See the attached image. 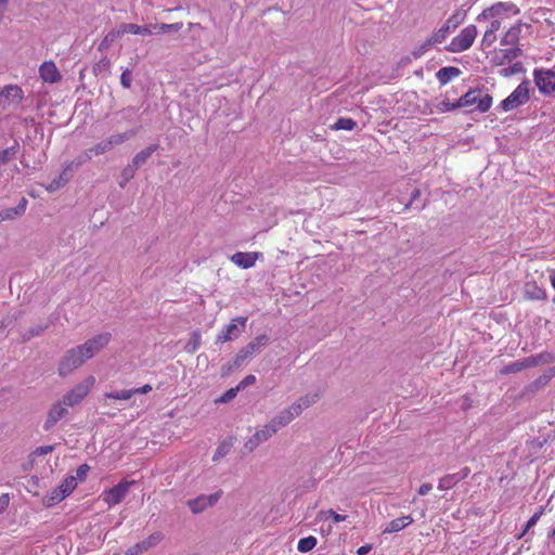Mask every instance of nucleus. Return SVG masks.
I'll return each mask as SVG.
<instances>
[{"mask_svg":"<svg viewBox=\"0 0 555 555\" xmlns=\"http://www.w3.org/2000/svg\"><path fill=\"white\" fill-rule=\"evenodd\" d=\"M109 340L111 334L103 333L88 339L82 345L68 349L59 362V375L64 377L73 373L106 347Z\"/></svg>","mask_w":555,"mask_h":555,"instance_id":"obj_1","label":"nucleus"},{"mask_svg":"<svg viewBox=\"0 0 555 555\" xmlns=\"http://www.w3.org/2000/svg\"><path fill=\"white\" fill-rule=\"evenodd\" d=\"M357 126V122L351 118H339L335 125L333 126V129L336 130H352Z\"/></svg>","mask_w":555,"mask_h":555,"instance_id":"obj_43","label":"nucleus"},{"mask_svg":"<svg viewBox=\"0 0 555 555\" xmlns=\"http://www.w3.org/2000/svg\"><path fill=\"white\" fill-rule=\"evenodd\" d=\"M76 487L77 478L75 476L66 477L63 480V482L59 486L60 492H63L66 496L69 495Z\"/></svg>","mask_w":555,"mask_h":555,"instance_id":"obj_39","label":"nucleus"},{"mask_svg":"<svg viewBox=\"0 0 555 555\" xmlns=\"http://www.w3.org/2000/svg\"><path fill=\"white\" fill-rule=\"evenodd\" d=\"M257 258V253L237 251L231 257V261L240 268L249 269L255 266Z\"/></svg>","mask_w":555,"mask_h":555,"instance_id":"obj_19","label":"nucleus"},{"mask_svg":"<svg viewBox=\"0 0 555 555\" xmlns=\"http://www.w3.org/2000/svg\"><path fill=\"white\" fill-rule=\"evenodd\" d=\"M236 369H238V366H233V360L229 361L221 366V375L228 376Z\"/></svg>","mask_w":555,"mask_h":555,"instance_id":"obj_58","label":"nucleus"},{"mask_svg":"<svg viewBox=\"0 0 555 555\" xmlns=\"http://www.w3.org/2000/svg\"><path fill=\"white\" fill-rule=\"evenodd\" d=\"M131 83H132L131 70L126 68L125 70H122V73L120 75V85L125 89H129L131 87Z\"/></svg>","mask_w":555,"mask_h":555,"instance_id":"obj_51","label":"nucleus"},{"mask_svg":"<svg viewBox=\"0 0 555 555\" xmlns=\"http://www.w3.org/2000/svg\"><path fill=\"white\" fill-rule=\"evenodd\" d=\"M478 89L469 90L457 100V105L461 107H468L477 104Z\"/></svg>","mask_w":555,"mask_h":555,"instance_id":"obj_33","label":"nucleus"},{"mask_svg":"<svg viewBox=\"0 0 555 555\" xmlns=\"http://www.w3.org/2000/svg\"><path fill=\"white\" fill-rule=\"evenodd\" d=\"M519 8L513 2H496L489 8H486L477 16L478 22H482L489 18H502L509 17L519 14Z\"/></svg>","mask_w":555,"mask_h":555,"instance_id":"obj_4","label":"nucleus"},{"mask_svg":"<svg viewBox=\"0 0 555 555\" xmlns=\"http://www.w3.org/2000/svg\"><path fill=\"white\" fill-rule=\"evenodd\" d=\"M95 384L94 376H88L85 380L74 386L63 397L62 402L68 406H75L79 404L90 392L91 388Z\"/></svg>","mask_w":555,"mask_h":555,"instance_id":"obj_3","label":"nucleus"},{"mask_svg":"<svg viewBox=\"0 0 555 555\" xmlns=\"http://www.w3.org/2000/svg\"><path fill=\"white\" fill-rule=\"evenodd\" d=\"M121 31L125 34L151 36L154 34L153 24L140 26L137 24L128 23L121 24Z\"/></svg>","mask_w":555,"mask_h":555,"instance_id":"obj_25","label":"nucleus"},{"mask_svg":"<svg viewBox=\"0 0 555 555\" xmlns=\"http://www.w3.org/2000/svg\"><path fill=\"white\" fill-rule=\"evenodd\" d=\"M274 435L271 428L266 424L262 428L257 430L245 443L243 450L245 453H251L256 448L268 441Z\"/></svg>","mask_w":555,"mask_h":555,"instance_id":"obj_13","label":"nucleus"},{"mask_svg":"<svg viewBox=\"0 0 555 555\" xmlns=\"http://www.w3.org/2000/svg\"><path fill=\"white\" fill-rule=\"evenodd\" d=\"M543 513H544V507H540V509L538 512H535L531 516V518L527 521V528H532L533 526H535V524L538 522L540 517L543 515Z\"/></svg>","mask_w":555,"mask_h":555,"instance_id":"obj_56","label":"nucleus"},{"mask_svg":"<svg viewBox=\"0 0 555 555\" xmlns=\"http://www.w3.org/2000/svg\"><path fill=\"white\" fill-rule=\"evenodd\" d=\"M530 99V81L524 80L518 87L504 99L500 106L504 112L513 111L524 104Z\"/></svg>","mask_w":555,"mask_h":555,"instance_id":"obj_5","label":"nucleus"},{"mask_svg":"<svg viewBox=\"0 0 555 555\" xmlns=\"http://www.w3.org/2000/svg\"><path fill=\"white\" fill-rule=\"evenodd\" d=\"M291 418L287 416L284 410L280 411L267 425L271 428L274 435L283 427L291 423Z\"/></svg>","mask_w":555,"mask_h":555,"instance_id":"obj_27","label":"nucleus"},{"mask_svg":"<svg viewBox=\"0 0 555 555\" xmlns=\"http://www.w3.org/2000/svg\"><path fill=\"white\" fill-rule=\"evenodd\" d=\"M125 33L121 31V25L118 28L112 29L101 41L99 46V50H105L111 47V44L119 37L124 36Z\"/></svg>","mask_w":555,"mask_h":555,"instance_id":"obj_32","label":"nucleus"},{"mask_svg":"<svg viewBox=\"0 0 555 555\" xmlns=\"http://www.w3.org/2000/svg\"><path fill=\"white\" fill-rule=\"evenodd\" d=\"M321 395L319 391L313 393H308L306 396L300 397L296 402L300 405L301 411L313 405L319 399Z\"/></svg>","mask_w":555,"mask_h":555,"instance_id":"obj_34","label":"nucleus"},{"mask_svg":"<svg viewBox=\"0 0 555 555\" xmlns=\"http://www.w3.org/2000/svg\"><path fill=\"white\" fill-rule=\"evenodd\" d=\"M413 518L412 516L408 515V516H403V517H399V518H396L391 521H389L386 527L384 528L383 532L384 533H395V532H399L401 531L402 529L406 528L408 526H410L412 522H413Z\"/></svg>","mask_w":555,"mask_h":555,"instance_id":"obj_21","label":"nucleus"},{"mask_svg":"<svg viewBox=\"0 0 555 555\" xmlns=\"http://www.w3.org/2000/svg\"><path fill=\"white\" fill-rule=\"evenodd\" d=\"M47 325H36L30 327L27 333L23 335V340H29L33 337L41 335L46 330Z\"/></svg>","mask_w":555,"mask_h":555,"instance_id":"obj_48","label":"nucleus"},{"mask_svg":"<svg viewBox=\"0 0 555 555\" xmlns=\"http://www.w3.org/2000/svg\"><path fill=\"white\" fill-rule=\"evenodd\" d=\"M430 47H433V43L429 41V39H427L411 52V56L414 59H420L430 49Z\"/></svg>","mask_w":555,"mask_h":555,"instance_id":"obj_47","label":"nucleus"},{"mask_svg":"<svg viewBox=\"0 0 555 555\" xmlns=\"http://www.w3.org/2000/svg\"><path fill=\"white\" fill-rule=\"evenodd\" d=\"M24 99V91L17 85H8L0 91V106L2 109L17 107Z\"/></svg>","mask_w":555,"mask_h":555,"instance_id":"obj_6","label":"nucleus"},{"mask_svg":"<svg viewBox=\"0 0 555 555\" xmlns=\"http://www.w3.org/2000/svg\"><path fill=\"white\" fill-rule=\"evenodd\" d=\"M448 26H441L436 33L433 34L431 37H429V41L433 43V46L437 43H441L446 40L448 34H449Z\"/></svg>","mask_w":555,"mask_h":555,"instance_id":"obj_42","label":"nucleus"},{"mask_svg":"<svg viewBox=\"0 0 555 555\" xmlns=\"http://www.w3.org/2000/svg\"><path fill=\"white\" fill-rule=\"evenodd\" d=\"M461 74H462V72L459 67L447 66V67L440 68L436 73V78L440 85L444 86V85L449 83L452 79L459 77Z\"/></svg>","mask_w":555,"mask_h":555,"instance_id":"obj_22","label":"nucleus"},{"mask_svg":"<svg viewBox=\"0 0 555 555\" xmlns=\"http://www.w3.org/2000/svg\"><path fill=\"white\" fill-rule=\"evenodd\" d=\"M104 397L106 399L129 400L133 396H132V389H121V390L105 392Z\"/></svg>","mask_w":555,"mask_h":555,"instance_id":"obj_40","label":"nucleus"},{"mask_svg":"<svg viewBox=\"0 0 555 555\" xmlns=\"http://www.w3.org/2000/svg\"><path fill=\"white\" fill-rule=\"evenodd\" d=\"M76 159L68 163L62 173L53 179L47 186V191L52 193L57 191L60 188L65 185L73 177V172L76 170Z\"/></svg>","mask_w":555,"mask_h":555,"instance_id":"obj_15","label":"nucleus"},{"mask_svg":"<svg viewBox=\"0 0 555 555\" xmlns=\"http://www.w3.org/2000/svg\"><path fill=\"white\" fill-rule=\"evenodd\" d=\"M538 364H539V359L535 358V357H530V358H526V359H522V360H517L515 362H512V363L505 365L504 367H502L500 370V373L502 375L517 373V372H520V371H522L525 369H528V367H531V366H535Z\"/></svg>","mask_w":555,"mask_h":555,"instance_id":"obj_16","label":"nucleus"},{"mask_svg":"<svg viewBox=\"0 0 555 555\" xmlns=\"http://www.w3.org/2000/svg\"><path fill=\"white\" fill-rule=\"evenodd\" d=\"M285 413L287 414V416L291 418V421L293 422L297 416H299L302 411L300 409V405L297 404V402L295 401L292 405H289L288 408L284 409Z\"/></svg>","mask_w":555,"mask_h":555,"instance_id":"obj_50","label":"nucleus"},{"mask_svg":"<svg viewBox=\"0 0 555 555\" xmlns=\"http://www.w3.org/2000/svg\"><path fill=\"white\" fill-rule=\"evenodd\" d=\"M163 539V534L160 532H155L144 539L143 541L137 543L135 545L129 547L126 552V555H140L150 548L157 545Z\"/></svg>","mask_w":555,"mask_h":555,"instance_id":"obj_14","label":"nucleus"},{"mask_svg":"<svg viewBox=\"0 0 555 555\" xmlns=\"http://www.w3.org/2000/svg\"><path fill=\"white\" fill-rule=\"evenodd\" d=\"M501 28V21L499 18H493L489 25V27L486 30H492V33H495Z\"/></svg>","mask_w":555,"mask_h":555,"instance_id":"obj_63","label":"nucleus"},{"mask_svg":"<svg viewBox=\"0 0 555 555\" xmlns=\"http://www.w3.org/2000/svg\"><path fill=\"white\" fill-rule=\"evenodd\" d=\"M111 69V61L107 57H102L93 66V73L96 76L108 74Z\"/></svg>","mask_w":555,"mask_h":555,"instance_id":"obj_41","label":"nucleus"},{"mask_svg":"<svg viewBox=\"0 0 555 555\" xmlns=\"http://www.w3.org/2000/svg\"><path fill=\"white\" fill-rule=\"evenodd\" d=\"M324 514L327 515L328 517H332L334 522H340L346 519L345 515L337 514L333 509H328V511L324 512Z\"/></svg>","mask_w":555,"mask_h":555,"instance_id":"obj_61","label":"nucleus"},{"mask_svg":"<svg viewBox=\"0 0 555 555\" xmlns=\"http://www.w3.org/2000/svg\"><path fill=\"white\" fill-rule=\"evenodd\" d=\"M256 377L254 375H247L240 384L236 386L238 390L246 388L249 385L255 384Z\"/></svg>","mask_w":555,"mask_h":555,"instance_id":"obj_59","label":"nucleus"},{"mask_svg":"<svg viewBox=\"0 0 555 555\" xmlns=\"http://www.w3.org/2000/svg\"><path fill=\"white\" fill-rule=\"evenodd\" d=\"M53 450H54V446H41V447L36 448V450L34 451V454L37 456H42V455L53 452Z\"/></svg>","mask_w":555,"mask_h":555,"instance_id":"obj_57","label":"nucleus"},{"mask_svg":"<svg viewBox=\"0 0 555 555\" xmlns=\"http://www.w3.org/2000/svg\"><path fill=\"white\" fill-rule=\"evenodd\" d=\"M133 483H134V481H121V482H119L115 487H113L109 490L104 492L103 500L109 506L119 504L125 499V496L129 492V489H130L131 485H133Z\"/></svg>","mask_w":555,"mask_h":555,"instance_id":"obj_11","label":"nucleus"},{"mask_svg":"<svg viewBox=\"0 0 555 555\" xmlns=\"http://www.w3.org/2000/svg\"><path fill=\"white\" fill-rule=\"evenodd\" d=\"M521 54H522V51L519 47H515V48L511 47L507 49H502V50H500V52L498 53V56H496L499 59L498 64L504 65L506 63H509L513 60L519 57Z\"/></svg>","mask_w":555,"mask_h":555,"instance_id":"obj_26","label":"nucleus"},{"mask_svg":"<svg viewBox=\"0 0 555 555\" xmlns=\"http://www.w3.org/2000/svg\"><path fill=\"white\" fill-rule=\"evenodd\" d=\"M456 108H460V105H457V101L452 103L448 100H443L440 103H438V105H437V109L440 113L454 111Z\"/></svg>","mask_w":555,"mask_h":555,"instance_id":"obj_49","label":"nucleus"},{"mask_svg":"<svg viewBox=\"0 0 555 555\" xmlns=\"http://www.w3.org/2000/svg\"><path fill=\"white\" fill-rule=\"evenodd\" d=\"M524 70L525 69H524L522 64L520 62H516L512 66L501 69L500 75L502 77H511L513 75L522 73Z\"/></svg>","mask_w":555,"mask_h":555,"instance_id":"obj_44","label":"nucleus"},{"mask_svg":"<svg viewBox=\"0 0 555 555\" xmlns=\"http://www.w3.org/2000/svg\"><path fill=\"white\" fill-rule=\"evenodd\" d=\"M113 149L111 147L109 141L107 138L105 140H102L101 142L96 143L92 147L86 150L81 155H79L76 158V168H79L81 165L86 164L90 159H92L93 156H99L102 154H105Z\"/></svg>","mask_w":555,"mask_h":555,"instance_id":"obj_12","label":"nucleus"},{"mask_svg":"<svg viewBox=\"0 0 555 555\" xmlns=\"http://www.w3.org/2000/svg\"><path fill=\"white\" fill-rule=\"evenodd\" d=\"M250 356L242 348L233 359V366L241 367Z\"/></svg>","mask_w":555,"mask_h":555,"instance_id":"obj_52","label":"nucleus"},{"mask_svg":"<svg viewBox=\"0 0 555 555\" xmlns=\"http://www.w3.org/2000/svg\"><path fill=\"white\" fill-rule=\"evenodd\" d=\"M68 414L67 406L62 402V400L54 402L48 413L47 418L43 423V430L50 431L54 426L66 415Z\"/></svg>","mask_w":555,"mask_h":555,"instance_id":"obj_10","label":"nucleus"},{"mask_svg":"<svg viewBox=\"0 0 555 555\" xmlns=\"http://www.w3.org/2000/svg\"><path fill=\"white\" fill-rule=\"evenodd\" d=\"M135 135H137V130L130 129V130H127L121 133L112 134L107 138V140L109 141L111 147L114 149L118 145H121L126 141L134 138Z\"/></svg>","mask_w":555,"mask_h":555,"instance_id":"obj_30","label":"nucleus"},{"mask_svg":"<svg viewBox=\"0 0 555 555\" xmlns=\"http://www.w3.org/2000/svg\"><path fill=\"white\" fill-rule=\"evenodd\" d=\"M496 40V34L492 30H486L481 40V44L486 47L492 46Z\"/></svg>","mask_w":555,"mask_h":555,"instance_id":"obj_53","label":"nucleus"},{"mask_svg":"<svg viewBox=\"0 0 555 555\" xmlns=\"http://www.w3.org/2000/svg\"><path fill=\"white\" fill-rule=\"evenodd\" d=\"M466 17V13L462 11L454 12L443 24V26H448V29L450 30L455 29L460 24L464 22Z\"/></svg>","mask_w":555,"mask_h":555,"instance_id":"obj_36","label":"nucleus"},{"mask_svg":"<svg viewBox=\"0 0 555 555\" xmlns=\"http://www.w3.org/2000/svg\"><path fill=\"white\" fill-rule=\"evenodd\" d=\"M90 470V467L89 465L87 464H82L80 465L78 468H77V476L76 478L79 479V480H83L88 474V472Z\"/></svg>","mask_w":555,"mask_h":555,"instance_id":"obj_60","label":"nucleus"},{"mask_svg":"<svg viewBox=\"0 0 555 555\" xmlns=\"http://www.w3.org/2000/svg\"><path fill=\"white\" fill-rule=\"evenodd\" d=\"M269 343V336L266 334L258 335L250 343H248L243 349L251 357L255 353L261 351Z\"/></svg>","mask_w":555,"mask_h":555,"instance_id":"obj_24","label":"nucleus"},{"mask_svg":"<svg viewBox=\"0 0 555 555\" xmlns=\"http://www.w3.org/2000/svg\"><path fill=\"white\" fill-rule=\"evenodd\" d=\"M431 489L433 486L430 483H423L417 492L420 495H426Z\"/></svg>","mask_w":555,"mask_h":555,"instance_id":"obj_64","label":"nucleus"},{"mask_svg":"<svg viewBox=\"0 0 555 555\" xmlns=\"http://www.w3.org/2000/svg\"><path fill=\"white\" fill-rule=\"evenodd\" d=\"M27 203V199L25 197H22L16 207L0 210V220L3 222L22 217L26 211Z\"/></svg>","mask_w":555,"mask_h":555,"instance_id":"obj_18","label":"nucleus"},{"mask_svg":"<svg viewBox=\"0 0 555 555\" xmlns=\"http://www.w3.org/2000/svg\"><path fill=\"white\" fill-rule=\"evenodd\" d=\"M247 322L246 317H236L225 325V327L218 334L217 343H227L237 338L244 331Z\"/></svg>","mask_w":555,"mask_h":555,"instance_id":"obj_7","label":"nucleus"},{"mask_svg":"<svg viewBox=\"0 0 555 555\" xmlns=\"http://www.w3.org/2000/svg\"><path fill=\"white\" fill-rule=\"evenodd\" d=\"M238 391L240 390L237 387L230 388L221 397L216 399L215 402L216 403H228V402L232 401L237 396Z\"/></svg>","mask_w":555,"mask_h":555,"instance_id":"obj_46","label":"nucleus"},{"mask_svg":"<svg viewBox=\"0 0 555 555\" xmlns=\"http://www.w3.org/2000/svg\"><path fill=\"white\" fill-rule=\"evenodd\" d=\"M492 105V96L488 93H482L481 90L478 91L477 98V108L479 112L485 113L489 111Z\"/></svg>","mask_w":555,"mask_h":555,"instance_id":"obj_35","label":"nucleus"},{"mask_svg":"<svg viewBox=\"0 0 555 555\" xmlns=\"http://www.w3.org/2000/svg\"><path fill=\"white\" fill-rule=\"evenodd\" d=\"M233 448V438H229L223 440L216 449L212 461L218 462L222 457H224L227 454L230 453L231 449Z\"/></svg>","mask_w":555,"mask_h":555,"instance_id":"obj_31","label":"nucleus"},{"mask_svg":"<svg viewBox=\"0 0 555 555\" xmlns=\"http://www.w3.org/2000/svg\"><path fill=\"white\" fill-rule=\"evenodd\" d=\"M201 344V336L198 333L193 334V338L186 345V350L189 352H195Z\"/></svg>","mask_w":555,"mask_h":555,"instance_id":"obj_54","label":"nucleus"},{"mask_svg":"<svg viewBox=\"0 0 555 555\" xmlns=\"http://www.w3.org/2000/svg\"><path fill=\"white\" fill-rule=\"evenodd\" d=\"M182 23L173 24H153L154 34H165L168 31H179L182 28Z\"/></svg>","mask_w":555,"mask_h":555,"instance_id":"obj_38","label":"nucleus"},{"mask_svg":"<svg viewBox=\"0 0 555 555\" xmlns=\"http://www.w3.org/2000/svg\"><path fill=\"white\" fill-rule=\"evenodd\" d=\"M533 78L542 94L551 95L555 92V72L551 69H534Z\"/></svg>","mask_w":555,"mask_h":555,"instance_id":"obj_8","label":"nucleus"},{"mask_svg":"<svg viewBox=\"0 0 555 555\" xmlns=\"http://www.w3.org/2000/svg\"><path fill=\"white\" fill-rule=\"evenodd\" d=\"M152 390V386L146 384L139 388H132V396L134 395H145Z\"/></svg>","mask_w":555,"mask_h":555,"instance_id":"obj_62","label":"nucleus"},{"mask_svg":"<svg viewBox=\"0 0 555 555\" xmlns=\"http://www.w3.org/2000/svg\"><path fill=\"white\" fill-rule=\"evenodd\" d=\"M137 167H134L132 164L125 167L121 171V178L122 181L120 182V186L124 188L127 182H129L135 175Z\"/></svg>","mask_w":555,"mask_h":555,"instance_id":"obj_45","label":"nucleus"},{"mask_svg":"<svg viewBox=\"0 0 555 555\" xmlns=\"http://www.w3.org/2000/svg\"><path fill=\"white\" fill-rule=\"evenodd\" d=\"M40 77L43 81L54 83L61 80L62 76L53 62H43L39 68Z\"/></svg>","mask_w":555,"mask_h":555,"instance_id":"obj_17","label":"nucleus"},{"mask_svg":"<svg viewBox=\"0 0 555 555\" xmlns=\"http://www.w3.org/2000/svg\"><path fill=\"white\" fill-rule=\"evenodd\" d=\"M222 495V491L219 490L211 494H201L195 499L188 501V506L194 514H199L206 508L214 506Z\"/></svg>","mask_w":555,"mask_h":555,"instance_id":"obj_9","label":"nucleus"},{"mask_svg":"<svg viewBox=\"0 0 555 555\" xmlns=\"http://www.w3.org/2000/svg\"><path fill=\"white\" fill-rule=\"evenodd\" d=\"M477 34L478 30L475 25L466 26L451 40V42L446 47V50L451 53H461L468 50L473 46Z\"/></svg>","mask_w":555,"mask_h":555,"instance_id":"obj_2","label":"nucleus"},{"mask_svg":"<svg viewBox=\"0 0 555 555\" xmlns=\"http://www.w3.org/2000/svg\"><path fill=\"white\" fill-rule=\"evenodd\" d=\"M65 498H66V495L63 492H60V488L56 487L51 492V494L49 496V502H50V504L57 503V502H61L62 500H64Z\"/></svg>","mask_w":555,"mask_h":555,"instance_id":"obj_55","label":"nucleus"},{"mask_svg":"<svg viewBox=\"0 0 555 555\" xmlns=\"http://www.w3.org/2000/svg\"><path fill=\"white\" fill-rule=\"evenodd\" d=\"M522 23L513 25L501 38V46L518 47Z\"/></svg>","mask_w":555,"mask_h":555,"instance_id":"obj_20","label":"nucleus"},{"mask_svg":"<svg viewBox=\"0 0 555 555\" xmlns=\"http://www.w3.org/2000/svg\"><path fill=\"white\" fill-rule=\"evenodd\" d=\"M468 475V469L465 468L462 473H455L447 475L440 478L438 488L440 490H448L454 487L460 480L464 479Z\"/></svg>","mask_w":555,"mask_h":555,"instance_id":"obj_23","label":"nucleus"},{"mask_svg":"<svg viewBox=\"0 0 555 555\" xmlns=\"http://www.w3.org/2000/svg\"><path fill=\"white\" fill-rule=\"evenodd\" d=\"M525 296L532 300H544L546 299L545 289L539 287L535 283H527L525 285Z\"/></svg>","mask_w":555,"mask_h":555,"instance_id":"obj_28","label":"nucleus"},{"mask_svg":"<svg viewBox=\"0 0 555 555\" xmlns=\"http://www.w3.org/2000/svg\"><path fill=\"white\" fill-rule=\"evenodd\" d=\"M158 149L157 144H152L141 152H139L133 158H132V165L137 168H140L142 165H144L147 159L151 157V155L156 152Z\"/></svg>","mask_w":555,"mask_h":555,"instance_id":"obj_29","label":"nucleus"},{"mask_svg":"<svg viewBox=\"0 0 555 555\" xmlns=\"http://www.w3.org/2000/svg\"><path fill=\"white\" fill-rule=\"evenodd\" d=\"M317 538L313 535H309L307 538H302L298 541L297 550L300 553H307L311 551L317 545Z\"/></svg>","mask_w":555,"mask_h":555,"instance_id":"obj_37","label":"nucleus"}]
</instances>
